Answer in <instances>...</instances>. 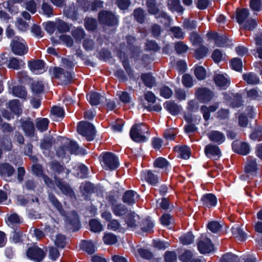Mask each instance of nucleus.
Wrapping results in <instances>:
<instances>
[{
	"label": "nucleus",
	"instance_id": "60",
	"mask_svg": "<svg viewBox=\"0 0 262 262\" xmlns=\"http://www.w3.org/2000/svg\"><path fill=\"white\" fill-rule=\"evenodd\" d=\"M250 138L252 140H262V127H257L251 134Z\"/></svg>",
	"mask_w": 262,
	"mask_h": 262
},
{
	"label": "nucleus",
	"instance_id": "9",
	"mask_svg": "<svg viewBox=\"0 0 262 262\" xmlns=\"http://www.w3.org/2000/svg\"><path fill=\"white\" fill-rule=\"evenodd\" d=\"M32 171L34 174L38 177L42 176L46 185L51 189L54 188V182L47 176L43 174L42 166L39 164H34L32 166Z\"/></svg>",
	"mask_w": 262,
	"mask_h": 262
},
{
	"label": "nucleus",
	"instance_id": "48",
	"mask_svg": "<svg viewBox=\"0 0 262 262\" xmlns=\"http://www.w3.org/2000/svg\"><path fill=\"white\" fill-rule=\"evenodd\" d=\"M179 154L181 158L188 159L190 157V149L187 146L179 147L178 148Z\"/></svg>",
	"mask_w": 262,
	"mask_h": 262
},
{
	"label": "nucleus",
	"instance_id": "18",
	"mask_svg": "<svg viewBox=\"0 0 262 262\" xmlns=\"http://www.w3.org/2000/svg\"><path fill=\"white\" fill-rule=\"evenodd\" d=\"M209 37L213 39L217 46L219 47L225 46L228 41V38L225 35H220L216 32L208 33Z\"/></svg>",
	"mask_w": 262,
	"mask_h": 262
},
{
	"label": "nucleus",
	"instance_id": "58",
	"mask_svg": "<svg viewBox=\"0 0 262 262\" xmlns=\"http://www.w3.org/2000/svg\"><path fill=\"white\" fill-rule=\"evenodd\" d=\"M184 29L188 30L195 29L197 27V21L194 20L185 19L183 24Z\"/></svg>",
	"mask_w": 262,
	"mask_h": 262
},
{
	"label": "nucleus",
	"instance_id": "6",
	"mask_svg": "<svg viewBox=\"0 0 262 262\" xmlns=\"http://www.w3.org/2000/svg\"><path fill=\"white\" fill-rule=\"evenodd\" d=\"M27 257L35 262H40L45 256L44 251L36 245L29 247L26 252Z\"/></svg>",
	"mask_w": 262,
	"mask_h": 262
},
{
	"label": "nucleus",
	"instance_id": "50",
	"mask_svg": "<svg viewBox=\"0 0 262 262\" xmlns=\"http://www.w3.org/2000/svg\"><path fill=\"white\" fill-rule=\"evenodd\" d=\"M67 148L71 154L78 155L81 153V150L75 142L70 141L67 146Z\"/></svg>",
	"mask_w": 262,
	"mask_h": 262
},
{
	"label": "nucleus",
	"instance_id": "43",
	"mask_svg": "<svg viewBox=\"0 0 262 262\" xmlns=\"http://www.w3.org/2000/svg\"><path fill=\"white\" fill-rule=\"evenodd\" d=\"M154 227V223L149 219H146L144 221L141 226L139 228V231L141 230L143 232H150Z\"/></svg>",
	"mask_w": 262,
	"mask_h": 262
},
{
	"label": "nucleus",
	"instance_id": "42",
	"mask_svg": "<svg viewBox=\"0 0 262 262\" xmlns=\"http://www.w3.org/2000/svg\"><path fill=\"white\" fill-rule=\"evenodd\" d=\"M22 126L26 134L28 136H31L34 133V124L30 121L23 122Z\"/></svg>",
	"mask_w": 262,
	"mask_h": 262
},
{
	"label": "nucleus",
	"instance_id": "57",
	"mask_svg": "<svg viewBox=\"0 0 262 262\" xmlns=\"http://www.w3.org/2000/svg\"><path fill=\"white\" fill-rule=\"evenodd\" d=\"M85 28L90 31L94 30L97 26L96 19L92 18H86L84 20Z\"/></svg>",
	"mask_w": 262,
	"mask_h": 262
},
{
	"label": "nucleus",
	"instance_id": "28",
	"mask_svg": "<svg viewBox=\"0 0 262 262\" xmlns=\"http://www.w3.org/2000/svg\"><path fill=\"white\" fill-rule=\"evenodd\" d=\"M51 118L54 121H58L61 119L64 116V112L63 108L59 106H54L51 111Z\"/></svg>",
	"mask_w": 262,
	"mask_h": 262
},
{
	"label": "nucleus",
	"instance_id": "15",
	"mask_svg": "<svg viewBox=\"0 0 262 262\" xmlns=\"http://www.w3.org/2000/svg\"><path fill=\"white\" fill-rule=\"evenodd\" d=\"M13 167L8 163L0 165V174L6 181H9V178L13 174Z\"/></svg>",
	"mask_w": 262,
	"mask_h": 262
},
{
	"label": "nucleus",
	"instance_id": "2",
	"mask_svg": "<svg viewBox=\"0 0 262 262\" xmlns=\"http://www.w3.org/2000/svg\"><path fill=\"white\" fill-rule=\"evenodd\" d=\"M148 129L147 127L142 123L135 124L132 126V140L141 143L147 139Z\"/></svg>",
	"mask_w": 262,
	"mask_h": 262
},
{
	"label": "nucleus",
	"instance_id": "35",
	"mask_svg": "<svg viewBox=\"0 0 262 262\" xmlns=\"http://www.w3.org/2000/svg\"><path fill=\"white\" fill-rule=\"evenodd\" d=\"M81 249L88 254L94 253L96 251V247L91 241H83L81 244Z\"/></svg>",
	"mask_w": 262,
	"mask_h": 262
},
{
	"label": "nucleus",
	"instance_id": "8",
	"mask_svg": "<svg viewBox=\"0 0 262 262\" xmlns=\"http://www.w3.org/2000/svg\"><path fill=\"white\" fill-rule=\"evenodd\" d=\"M99 19L101 23L108 26L115 25L117 23L115 15L108 11L101 12L99 14Z\"/></svg>",
	"mask_w": 262,
	"mask_h": 262
},
{
	"label": "nucleus",
	"instance_id": "10",
	"mask_svg": "<svg viewBox=\"0 0 262 262\" xmlns=\"http://www.w3.org/2000/svg\"><path fill=\"white\" fill-rule=\"evenodd\" d=\"M205 152L207 157L214 160L219 159L221 156V151L220 148L216 145L211 144L206 146Z\"/></svg>",
	"mask_w": 262,
	"mask_h": 262
},
{
	"label": "nucleus",
	"instance_id": "41",
	"mask_svg": "<svg viewBox=\"0 0 262 262\" xmlns=\"http://www.w3.org/2000/svg\"><path fill=\"white\" fill-rule=\"evenodd\" d=\"M220 262H239V258L235 254L227 253L222 256Z\"/></svg>",
	"mask_w": 262,
	"mask_h": 262
},
{
	"label": "nucleus",
	"instance_id": "62",
	"mask_svg": "<svg viewBox=\"0 0 262 262\" xmlns=\"http://www.w3.org/2000/svg\"><path fill=\"white\" fill-rule=\"evenodd\" d=\"M117 95L122 102L124 103L129 102L130 100V94L127 92L118 91L117 93Z\"/></svg>",
	"mask_w": 262,
	"mask_h": 262
},
{
	"label": "nucleus",
	"instance_id": "59",
	"mask_svg": "<svg viewBox=\"0 0 262 262\" xmlns=\"http://www.w3.org/2000/svg\"><path fill=\"white\" fill-rule=\"evenodd\" d=\"M189 38L193 45H199L202 43V37L196 32L191 33Z\"/></svg>",
	"mask_w": 262,
	"mask_h": 262
},
{
	"label": "nucleus",
	"instance_id": "13",
	"mask_svg": "<svg viewBox=\"0 0 262 262\" xmlns=\"http://www.w3.org/2000/svg\"><path fill=\"white\" fill-rule=\"evenodd\" d=\"M28 66L31 72L35 74H40L45 71L44 62L42 60L30 61L28 63Z\"/></svg>",
	"mask_w": 262,
	"mask_h": 262
},
{
	"label": "nucleus",
	"instance_id": "37",
	"mask_svg": "<svg viewBox=\"0 0 262 262\" xmlns=\"http://www.w3.org/2000/svg\"><path fill=\"white\" fill-rule=\"evenodd\" d=\"M145 179L146 182L152 185H156L159 181L158 177L150 170H148L146 172Z\"/></svg>",
	"mask_w": 262,
	"mask_h": 262
},
{
	"label": "nucleus",
	"instance_id": "56",
	"mask_svg": "<svg viewBox=\"0 0 262 262\" xmlns=\"http://www.w3.org/2000/svg\"><path fill=\"white\" fill-rule=\"evenodd\" d=\"M59 252L56 248L53 246L49 247L48 256L50 259L55 260L59 257Z\"/></svg>",
	"mask_w": 262,
	"mask_h": 262
},
{
	"label": "nucleus",
	"instance_id": "12",
	"mask_svg": "<svg viewBox=\"0 0 262 262\" xmlns=\"http://www.w3.org/2000/svg\"><path fill=\"white\" fill-rule=\"evenodd\" d=\"M195 94L198 99L203 102L210 101L213 96L212 92L206 88H200L198 89Z\"/></svg>",
	"mask_w": 262,
	"mask_h": 262
},
{
	"label": "nucleus",
	"instance_id": "7",
	"mask_svg": "<svg viewBox=\"0 0 262 262\" xmlns=\"http://www.w3.org/2000/svg\"><path fill=\"white\" fill-rule=\"evenodd\" d=\"M198 249L201 253L206 254L212 252L214 246L209 238L202 235L198 242Z\"/></svg>",
	"mask_w": 262,
	"mask_h": 262
},
{
	"label": "nucleus",
	"instance_id": "30",
	"mask_svg": "<svg viewBox=\"0 0 262 262\" xmlns=\"http://www.w3.org/2000/svg\"><path fill=\"white\" fill-rule=\"evenodd\" d=\"M249 15V12L248 9H243L241 10H237L236 18L238 23L240 25H243L246 21V19Z\"/></svg>",
	"mask_w": 262,
	"mask_h": 262
},
{
	"label": "nucleus",
	"instance_id": "39",
	"mask_svg": "<svg viewBox=\"0 0 262 262\" xmlns=\"http://www.w3.org/2000/svg\"><path fill=\"white\" fill-rule=\"evenodd\" d=\"M141 219L138 214L132 212V231H139L141 226Z\"/></svg>",
	"mask_w": 262,
	"mask_h": 262
},
{
	"label": "nucleus",
	"instance_id": "46",
	"mask_svg": "<svg viewBox=\"0 0 262 262\" xmlns=\"http://www.w3.org/2000/svg\"><path fill=\"white\" fill-rule=\"evenodd\" d=\"M80 189L83 195H88L93 191V185L90 182L82 183L80 186Z\"/></svg>",
	"mask_w": 262,
	"mask_h": 262
},
{
	"label": "nucleus",
	"instance_id": "26",
	"mask_svg": "<svg viewBox=\"0 0 262 262\" xmlns=\"http://www.w3.org/2000/svg\"><path fill=\"white\" fill-rule=\"evenodd\" d=\"M146 6L148 12L150 14L156 15L160 11L156 0H146Z\"/></svg>",
	"mask_w": 262,
	"mask_h": 262
},
{
	"label": "nucleus",
	"instance_id": "24",
	"mask_svg": "<svg viewBox=\"0 0 262 262\" xmlns=\"http://www.w3.org/2000/svg\"><path fill=\"white\" fill-rule=\"evenodd\" d=\"M73 169L76 171V173L75 174L78 178L83 179L87 177L88 170L84 165L80 163L76 164L73 167Z\"/></svg>",
	"mask_w": 262,
	"mask_h": 262
},
{
	"label": "nucleus",
	"instance_id": "20",
	"mask_svg": "<svg viewBox=\"0 0 262 262\" xmlns=\"http://www.w3.org/2000/svg\"><path fill=\"white\" fill-rule=\"evenodd\" d=\"M112 209L116 216L129 215V212L125 205L122 204H113Z\"/></svg>",
	"mask_w": 262,
	"mask_h": 262
},
{
	"label": "nucleus",
	"instance_id": "49",
	"mask_svg": "<svg viewBox=\"0 0 262 262\" xmlns=\"http://www.w3.org/2000/svg\"><path fill=\"white\" fill-rule=\"evenodd\" d=\"M174 49L177 53L182 54L187 51L188 47L183 42L178 41L175 43Z\"/></svg>",
	"mask_w": 262,
	"mask_h": 262
},
{
	"label": "nucleus",
	"instance_id": "27",
	"mask_svg": "<svg viewBox=\"0 0 262 262\" xmlns=\"http://www.w3.org/2000/svg\"><path fill=\"white\" fill-rule=\"evenodd\" d=\"M88 99L92 105H97L100 103V101H103V99H105L104 96L97 92L91 93L88 95Z\"/></svg>",
	"mask_w": 262,
	"mask_h": 262
},
{
	"label": "nucleus",
	"instance_id": "23",
	"mask_svg": "<svg viewBox=\"0 0 262 262\" xmlns=\"http://www.w3.org/2000/svg\"><path fill=\"white\" fill-rule=\"evenodd\" d=\"M231 231L234 236L237 240L242 242L246 238V234L239 225H235L231 228Z\"/></svg>",
	"mask_w": 262,
	"mask_h": 262
},
{
	"label": "nucleus",
	"instance_id": "61",
	"mask_svg": "<svg viewBox=\"0 0 262 262\" xmlns=\"http://www.w3.org/2000/svg\"><path fill=\"white\" fill-rule=\"evenodd\" d=\"M194 74L199 80H203L206 77V70L202 66H198L195 68Z\"/></svg>",
	"mask_w": 262,
	"mask_h": 262
},
{
	"label": "nucleus",
	"instance_id": "33",
	"mask_svg": "<svg viewBox=\"0 0 262 262\" xmlns=\"http://www.w3.org/2000/svg\"><path fill=\"white\" fill-rule=\"evenodd\" d=\"M55 245L58 248H63L67 243L68 240L66 236L61 234H57L55 238L52 237Z\"/></svg>",
	"mask_w": 262,
	"mask_h": 262
},
{
	"label": "nucleus",
	"instance_id": "1",
	"mask_svg": "<svg viewBox=\"0 0 262 262\" xmlns=\"http://www.w3.org/2000/svg\"><path fill=\"white\" fill-rule=\"evenodd\" d=\"M49 199L50 202L56 208L60 214L62 216H65L66 221L67 223H69L70 224L72 225H76L79 224V218L76 211H72L68 214V216H67L62 209L61 204L53 194L49 193Z\"/></svg>",
	"mask_w": 262,
	"mask_h": 262
},
{
	"label": "nucleus",
	"instance_id": "29",
	"mask_svg": "<svg viewBox=\"0 0 262 262\" xmlns=\"http://www.w3.org/2000/svg\"><path fill=\"white\" fill-rule=\"evenodd\" d=\"M21 222V219L16 213H13L8 215L6 220L7 225L11 228H13Z\"/></svg>",
	"mask_w": 262,
	"mask_h": 262
},
{
	"label": "nucleus",
	"instance_id": "4",
	"mask_svg": "<svg viewBox=\"0 0 262 262\" xmlns=\"http://www.w3.org/2000/svg\"><path fill=\"white\" fill-rule=\"evenodd\" d=\"M78 132L82 136L85 137L88 141L94 140L95 136L94 126L91 123L86 121L79 122L77 128Z\"/></svg>",
	"mask_w": 262,
	"mask_h": 262
},
{
	"label": "nucleus",
	"instance_id": "19",
	"mask_svg": "<svg viewBox=\"0 0 262 262\" xmlns=\"http://www.w3.org/2000/svg\"><path fill=\"white\" fill-rule=\"evenodd\" d=\"M201 201L204 206L210 208L216 205L217 199L214 194L212 193H208L202 196Z\"/></svg>",
	"mask_w": 262,
	"mask_h": 262
},
{
	"label": "nucleus",
	"instance_id": "21",
	"mask_svg": "<svg viewBox=\"0 0 262 262\" xmlns=\"http://www.w3.org/2000/svg\"><path fill=\"white\" fill-rule=\"evenodd\" d=\"M168 9L172 12H177L179 13H183L184 9L181 5L179 0H169L167 3Z\"/></svg>",
	"mask_w": 262,
	"mask_h": 262
},
{
	"label": "nucleus",
	"instance_id": "64",
	"mask_svg": "<svg viewBox=\"0 0 262 262\" xmlns=\"http://www.w3.org/2000/svg\"><path fill=\"white\" fill-rule=\"evenodd\" d=\"M250 6L254 11H259L262 9V0H250Z\"/></svg>",
	"mask_w": 262,
	"mask_h": 262
},
{
	"label": "nucleus",
	"instance_id": "11",
	"mask_svg": "<svg viewBox=\"0 0 262 262\" xmlns=\"http://www.w3.org/2000/svg\"><path fill=\"white\" fill-rule=\"evenodd\" d=\"M216 85L222 89H227L230 85V79L226 74H216L214 77Z\"/></svg>",
	"mask_w": 262,
	"mask_h": 262
},
{
	"label": "nucleus",
	"instance_id": "31",
	"mask_svg": "<svg viewBox=\"0 0 262 262\" xmlns=\"http://www.w3.org/2000/svg\"><path fill=\"white\" fill-rule=\"evenodd\" d=\"M165 108L171 114L173 115H178L181 110V106L170 101H167L166 102Z\"/></svg>",
	"mask_w": 262,
	"mask_h": 262
},
{
	"label": "nucleus",
	"instance_id": "53",
	"mask_svg": "<svg viewBox=\"0 0 262 262\" xmlns=\"http://www.w3.org/2000/svg\"><path fill=\"white\" fill-rule=\"evenodd\" d=\"M207 227L213 233H217L221 231L222 225L216 221H212L208 223Z\"/></svg>",
	"mask_w": 262,
	"mask_h": 262
},
{
	"label": "nucleus",
	"instance_id": "14",
	"mask_svg": "<svg viewBox=\"0 0 262 262\" xmlns=\"http://www.w3.org/2000/svg\"><path fill=\"white\" fill-rule=\"evenodd\" d=\"M209 140L217 144H222L225 140V136L223 133L218 130H211L207 134Z\"/></svg>",
	"mask_w": 262,
	"mask_h": 262
},
{
	"label": "nucleus",
	"instance_id": "47",
	"mask_svg": "<svg viewBox=\"0 0 262 262\" xmlns=\"http://www.w3.org/2000/svg\"><path fill=\"white\" fill-rule=\"evenodd\" d=\"M90 226L92 231L99 232L102 230V226L100 222L97 220H91L90 221Z\"/></svg>",
	"mask_w": 262,
	"mask_h": 262
},
{
	"label": "nucleus",
	"instance_id": "63",
	"mask_svg": "<svg viewBox=\"0 0 262 262\" xmlns=\"http://www.w3.org/2000/svg\"><path fill=\"white\" fill-rule=\"evenodd\" d=\"M72 35L76 41L81 40L85 36L84 31L82 29L77 28L72 32Z\"/></svg>",
	"mask_w": 262,
	"mask_h": 262
},
{
	"label": "nucleus",
	"instance_id": "45",
	"mask_svg": "<svg viewBox=\"0 0 262 262\" xmlns=\"http://www.w3.org/2000/svg\"><path fill=\"white\" fill-rule=\"evenodd\" d=\"M24 64L22 60H19L16 58H12L9 60L8 66L10 68L18 70L23 67Z\"/></svg>",
	"mask_w": 262,
	"mask_h": 262
},
{
	"label": "nucleus",
	"instance_id": "44",
	"mask_svg": "<svg viewBox=\"0 0 262 262\" xmlns=\"http://www.w3.org/2000/svg\"><path fill=\"white\" fill-rule=\"evenodd\" d=\"M247 96L251 99L261 100H262V93L256 89H253L247 92Z\"/></svg>",
	"mask_w": 262,
	"mask_h": 262
},
{
	"label": "nucleus",
	"instance_id": "54",
	"mask_svg": "<svg viewBox=\"0 0 262 262\" xmlns=\"http://www.w3.org/2000/svg\"><path fill=\"white\" fill-rule=\"evenodd\" d=\"M194 236L190 232L182 236L180 238V241L183 245H189L194 241Z\"/></svg>",
	"mask_w": 262,
	"mask_h": 262
},
{
	"label": "nucleus",
	"instance_id": "40",
	"mask_svg": "<svg viewBox=\"0 0 262 262\" xmlns=\"http://www.w3.org/2000/svg\"><path fill=\"white\" fill-rule=\"evenodd\" d=\"M141 79L145 85L148 87L151 88L155 84V79L150 74H142Z\"/></svg>",
	"mask_w": 262,
	"mask_h": 262
},
{
	"label": "nucleus",
	"instance_id": "36",
	"mask_svg": "<svg viewBox=\"0 0 262 262\" xmlns=\"http://www.w3.org/2000/svg\"><path fill=\"white\" fill-rule=\"evenodd\" d=\"M49 123V120L47 118H38L36 121V128L40 132L45 131L48 128Z\"/></svg>",
	"mask_w": 262,
	"mask_h": 262
},
{
	"label": "nucleus",
	"instance_id": "52",
	"mask_svg": "<svg viewBox=\"0 0 262 262\" xmlns=\"http://www.w3.org/2000/svg\"><path fill=\"white\" fill-rule=\"evenodd\" d=\"M56 21V28L59 32H67L70 30L69 26L61 20H57Z\"/></svg>",
	"mask_w": 262,
	"mask_h": 262
},
{
	"label": "nucleus",
	"instance_id": "25",
	"mask_svg": "<svg viewBox=\"0 0 262 262\" xmlns=\"http://www.w3.org/2000/svg\"><path fill=\"white\" fill-rule=\"evenodd\" d=\"M22 0H10L3 3V6L12 13H16L18 12L17 4L21 3Z\"/></svg>",
	"mask_w": 262,
	"mask_h": 262
},
{
	"label": "nucleus",
	"instance_id": "32",
	"mask_svg": "<svg viewBox=\"0 0 262 262\" xmlns=\"http://www.w3.org/2000/svg\"><path fill=\"white\" fill-rule=\"evenodd\" d=\"M244 80L249 84H256L259 82V78L253 73H248L243 75Z\"/></svg>",
	"mask_w": 262,
	"mask_h": 262
},
{
	"label": "nucleus",
	"instance_id": "38",
	"mask_svg": "<svg viewBox=\"0 0 262 262\" xmlns=\"http://www.w3.org/2000/svg\"><path fill=\"white\" fill-rule=\"evenodd\" d=\"M12 93L14 96L20 98H26L27 92L25 89L21 86H14L12 89Z\"/></svg>",
	"mask_w": 262,
	"mask_h": 262
},
{
	"label": "nucleus",
	"instance_id": "51",
	"mask_svg": "<svg viewBox=\"0 0 262 262\" xmlns=\"http://www.w3.org/2000/svg\"><path fill=\"white\" fill-rule=\"evenodd\" d=\"M208 49L204 46L201 45L198 49L195 51V57L197 59H201L204 57L208 53Z\"/></svg>",
	"mask_w": 262,
	"mask_h": 262
},
{
	"label": "nucleus",
	"instance_id": "22",
	"mask_svg": "<svg viewBox=\"0 0 262 262\" xmlns=\"http://www.w3.org/2000/svg\"><path fill=\"white\" fill-rule=\"evenodd\" d=\"M257 170V164L255 160H248L245 166V172L248 176L254 175Z\"/></svg>",
	"mask_w": 262,
	"mask_h": 262
},
{
	"label": "nucleus",
	"instance_id": "55",
	"mask_svg": "<svg viewBox=\"0 0 262 262\" xmlns=\"http://www.w3.org/2000/svg\"><path fill=\"white\" fill-rule=\"evenodd\" d=\"M103 241L105 244L113 245L117 242V238L116 236L112 233H105L103 236Z\"/></svg>",
	"mask_w": 262,
	"mask_h": 262
},
{
	"label": "nucleus",
	"instance_id": "3",
	"mask_svg": "<svg viewBox=\"0 0 262 262\" xmlns=\"http://www.w3.org/2000/svg\"><path fill=\"white\" fill-rule=\"evenodd\" d=\"M101 163L106 170H115L119 165L118 158L113 153L105 152L101 155Z\"/></svg>",
	"mask_w": 262,
	"mask_h": 262
},
{
	"label": "nucleus",
	"instance_id": "5",
	"mask_svg": "<svg viewBox=\"0 0 262 262\" xmlns=\"http://www.w3.org/2000/svg\"><path fill=\"white\" fill-rule=\"evenodd\" d=\"M11 46L13 52L18 55H23L28 52V47L25 41L18 36H15L12 39Z\"/></svg>",
	"mask_w": 262,
	"mask_h": 262
},
{
	"label": "nucleus",
	"instance_id": "17",
	"mask_svg": "<svg viewBox=\"0 0 262 262\" xmlns=\"http://www.w3.org/2000/svg\"><path fill=\"white\" fill-rule=\"evenodd\" d=\"M232 146L235 152L242 155H247L250 150L249 145L246 142L241 143L238 145L237 142L234 141L233 142Z\"/></svg>",
	"mask_w": 262,
	"mask_h": 262
},
{
	"label": "nucleus",
	"instance_id": "34",
	"mask_svg": "<svg viewBox=\"0 0 262 262\" xmlns=\"http://www.w3.org/2000/svg\"><path fill=\"white\" fill-rule=\"evenodd\" d=\"M9 107L11 112L16 115H19L21 112V105L19 101L17 99L10 101Z\"/></svg>",
	"mask_w": 262,
	"mask_h": 262
},
{
	"label": "nucleus",
	"instance_id": "16",
	"mask_svg": "<svg viewBox=\"0 0 262 262\" xmlns=\"http://www.w3.org/2000/svg\"><path fill=\"white\" fill-rule=\"evenodd\" d=\"M54 179L56 185L59 188L62 193L71 197L74 196V192L69 185L58 179L56 177H54Z\"/></svg>",
	"mask_w": 262,
	"mask_h": 262
}]
</instances>
